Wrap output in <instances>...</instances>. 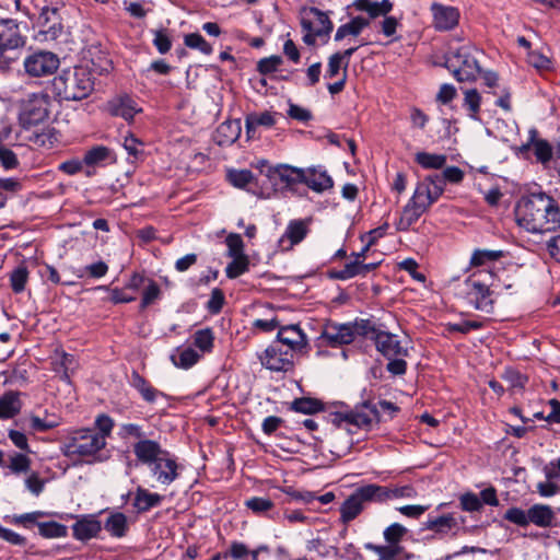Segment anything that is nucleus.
<instances>
[{
  "instance_id": "1",
  "label": "nucleus",
  "mask_w": 560,
  "mask_h": 560,
  "mask_svg": "<svg viewBox=\"0 0 560 560\" xmlns=\"http://www.w3.org/2000/svg\"><path fill=\"white\" fill-rule=\"evenodd\" d=\"M114 427L115 422L108 415L100 413L95 418L94 428H81L69 433L61 445L62 454L84 458L88 463L105 460L107 455L104 450Z\"/></svg>"
},
{
  "instance_id": "2",
  "label": "nucleus",
  "mask_w": 560,
  "mask_h": 560,
  "mask_svg": "<svg viewBox=\"0 0 560 560\" xmlns=\"http://www.w3.org/2000/svg\"><path fill=\"white\" fill-rule=\"evenodd\" d=\"M515 220L529 233H547L560 229V205L546 192L522 197L515 207Z\"/></svg>"
},
{
  "instance_id": "3",
  "label": "nucleus",
  "mask_w": 560,
  "mask_h": 560,
  "mask_svg": "<svg viewBox=\"0 0 560 560\" xmlns=\"http://www.w3.org/2000/svg\"><path fill=\"white\" fill-rule=\"evenodd\" d=\"M495 277L487 270H479L467 277L459 284L458 295L475 310L492 313L494 306Z\"/></svg>"
},
{
  "instance_id": "4",
  "label": "nucleus",
  "mask_w": 560,
  "mask_h": 560,
  "mask_svg": "<svg viewBox=\"0 0 560 560\" xmlns=\"http://www.w3.org/2000/svg\"><path fill=\"white\" fill-rule=\"evenodd\" d=\"M328 413V421L337 429H343L349 434L357 430L370 431L381 421L380 410L376 405L365 401L354 407V409H343V406L337 407Z\"/></svg>"
},
{
  "instance_id": "5",
  "label": "nucleus",
  "mask_w": 560,
  "mask_h": 560,
  "mask_svg": "<svg viewBox=\"0 0 560 560\" xmlns=\"http://www.w3.org/2000/svg\"><path fill=\"white\" fill-rule=\"evenodd\" d=\"M429 182H419L416 186L413 195L402 208L398 221L395 223L397 231H408L427 210L441 196V186L433 188L428 187Z\"/></svg>"
},
{
  "instance_id": "6",
  "label": "nucleus",
  "mask_w": 560,
  "mask_h": 560,
  "mask_svg": "<svg viewBox=\"0 0 560 560\" xmlns=\"http://www.w3.org/2000/svg\"><path fill=\"white\" fill-rule=\"evenodd\" d=\"M54 89L66 101H81L92 93L94 80L86 67H74L54 79Z\"/></svg>"
},
{
  "instance_id": "7",
  "label": "nucleus",
  "mask_w": 560,
  "mask_h": 560,
  "mask_svg": "<svg viewBox=\"0 0 560 560\" xmlns=\"http://www.w3.org/2000/svg\"><path fill=\"white\" fill-rule=\"evenodd\" d=\"M300 23L302 27L303 42L308 46H314L319 38L324 44L329 39L334 24L328 14L322 10L310 7L302 8L300 12Z\"/></svg>"
},
{
  "instance_id": "8",
  "label": "nucleus",
  "mask_w": 560,
  "mask_h": 560,
  "mask_svg": "<svg viewBox=\"0 0 560 560\" xmlns=\"http://www.w3.org/2000/svg\"><path fill=\"white\" fill-rule=\"evenodd\" d=\"M370 329V319H355L353 323L338 324L328 322L323 327L319 339L331 348L350 345L357 336L364 337Z\"/></svg>"
},
{
  "instance_id": "9",
  "label": "nucleus",
  "mask_w": 560,
  "mask_h": 560,
  "mask_svg": "<svg viewBox=\"0 0 560 560\" xmlns=\"http://www.w3.org/2000/svg\"><path fill=\"white\" fill-rule=\"evenodd\" d=\"M475 47L462 46L456 50L447 54L445 62L446 67L453 72L454 78L458 82H474L481 72L480 65L474 52Z\"/></svg>"
},
{
  "instance_id": "10",
  "label": "nucleus",
  "mask_w": 560,
  "mask_h": 560,
  "mask_svg": "<svg viewBox=\"0 0 560 560\" xmlns=\"http://www.w3.org/2000/svg\"><path fill=\"white\" fill-rule=\"evenodd\" d=\"M407 534V528L399 523H394L384 529V539L387 545L366 544L365 548L376 556L380 560H404L405 549L399 545L402 537Z\"/></svg>"
},
{
  "instance_id": "11",
  "label": "nucleus",
  "mask_w": 560,
  "mask_h": 560,
  "mask_svg": "<svg viewBox=\"0 0 560 560\" xmlns=\"http://www.w3.org/2000/svg\"><path fill=\"white\" fill-rule=\"evenodd\" d=\"M376 503V494L373 483L365 485L355 489L340 506V521L348 524L353 521L364 510L369 503Z\"/></svg>"
},
{
  "instance_id": "12",
  "label": "nucleus",
  "mask_w": 560,
  "mask_h": 560,
  "mask_svg": "<svg viewBox=\"0 0 560 560\" xmlns=\"http://www.w3.org/2000/svg\"><path fill=\"white\" fill-rule=\"evenodd\" d=\"M364 338L372 340L375 343L376 350L385 358L390 360L394 357H407V348L401 346L398 336L388 331L381 330L375 324L370 320V329Z\"/></svg>"
},
{
  "instance_id": "13",
  "label": "nucleus",
  "mask_w": 560,
  "mask_h": 560,
  "mask_svg": "<svg viewBox=\"0 0 560 560\" xmlns=\"http://www.w3.org/2000/svg\"><path fill=\"white\" fill-rule=\"evenodd\" d=\"M294 353L292 350L283 349L279 343H271L259 355L260 363L264 368L275 372H288L293 369Z\"/></svg>"
},
{
  "instance_id": "14",
  "label": "nucleus",
  "mask_w": 560,
  "mask_h": 560,
  "mask_svg": "<svg viewBox=\"0 0 560 560\" xmlns=\"http://www.w3.org/2000/svg\"><path fill=\"white\" fill-rule=\"evenodd\" d=\"M59 63V58L56 54L39 50L25 58L24 68L26 73L32 77H45L55 73Z\"/></svg>"
},
{
  "instance_id": "15",
  "label": "nucleus",
  "mask_w": 560,
  "mask_h": 560,
  "mask_svg": "<svg viewBox=\"0 0 560 560\" xmlns=\"http://www.w3.org/2000/svg\"><path fill=\"white\" fill-rule=\"evenodd\" d=\"M26 38L22 35L19 23L13 19L0 21V45L10 56L19 57V49L25 45Z\"/></svg>"
},
{
  "instance_id": "16",
  "label": "nucleus",
  "mask_w": 560,
  "mask_h": 560,
  "mask_svg": "<svg viewBox=\"0 0 560 560\" xmlns=\"http://www.w3.org/2000/svg\"><path fill=\"white\" fill-rule=\"evenodd\" d=\"M149 468L154 479L163 486L171 485L179 476V465L168 451H166L165 456L161 455L154 463L149 466Z\"/></svg>"
},
{
  "instance_id": "17",
  "label": "nucleus",
  "mask_w": 560,
  "mask_h": 560,
  "mask_svg": "<svg viewBox=\"0 0 560 560\" xmlns=\"http://www.w3.org/2000/svg\"><path fill=\"white\" fill-rule=\"evenodd\" d=\"M49 97L45 94L34 95L25 106V109L21 116L23 126L28 129L31 126H35L49 115Z\"/></svg>"
},
{
  "instance_id": "18",
  "label": "nucleus",
  "mask_w": 560,
  "mask_h": 560,
  "mask_svg": "<svg viewBox=\"0 0 560 560\" xmlns=\"http://www.w3.org/2000/svg\"><path fill=\"white\" fill-rule=\"evenodd\" d=\"M308 219H295L289 221L284 233L279 240V247L282 252H289L300 244L310 233Z\"/></svg>"
},
{
  "instance_id": "19",
  "label": "nucleus",
  "mask_w": 560,
  "mask_h": 560,
  "mask_svg": "<svg viewBox=\"0 0 560 560\" xmlns=\"http://www.w3.org/2000/svg\"><path fill=\"white\" fill-rule=\"evenodd\" d=\"M102 528V522L95 514L77 516L75 523L71 526L73 538L81 542L98 537Z\"/></svg>"
},
{
  "instance_id": "20",
  "label": "nucleus",
  "mask_w": 560,
  "mask_h": 560,
  "mask_svg": "<svg viewBox=\"0 0 560 560\" xmlns=\"http://www.w3.org/2000/svg\"><path fill=\"white\" fill-rule=\"evenodd\" d=\"M430 11L433 16L432 23L436 31L446 32L458 25L460 14L457 8L433 2Z\"/></svg>"
},
{
  "instance_id": "21",
  "label": "nucleus",
  "mask_w": 560,
  "mask_h": 560,
  "mask_svg": "<svg viewBox=\"0 0 560 560\" xmlns=\"http://www.w3.org/2000/svg\"><path fill=\"white\" fill-rule=\"evenodd\" d=\"M266 176L271 180L278 178L285 188L293 189L295 185L303 184L304 172L303 168L280 164L268 166Z\"/></svg>"
},
{
  "instance_id": "22",
  "label": "nucleus",
  "mask_w": 560,
  "mask_h": 560,
  "mask_svg": "<svg viewBox=\"0 0 560 560\" xmlns=\"http://www.w3.org/2000/svg\"><path fill=\"white\" fill-rule=\"evenodd\" d=\"M276 343L285 346L287 350H292L294 353L302 350L307 345V340L299 325H288L279 328Z\"/></svg>"
},
{
  "instance_id": "23",
  "label": "nucleus",
  "mask_w": 560,
  "mask_h": 560,
  "mask_svg": "<svg viewBox=\"0 0 560 560\" xmlns=\"http://www.w3.org/2000/svg\"><path fill=\"white\" fill-rule=\"evenodd\" d=\"M132 452L137 460L142 465H147L148 467L161 455H166V450L162 448L158 441L147 438L135 443L132 446Z\"/></svg>"
},
{
  "instance_id": "24",
  "label": "nucleus",
  "mask_w": 560,
  "mask_h": 560,
  "mask_svg": "<svg viewBox=\"0 0 560 560\" xmlns=\"http://www.w3.org/2000/svg\"><path fill=\"white\" fill-rule=\"evenodd\" d=\"M303 184L315 192H324L334 186V180L323 167L303 168Z\"/></svg>"
},
{
  "instance_id": "25",
  "label": "nucleus",
  "mask_w": 560,
  "mask_h": 560,
  "mask_svg": "<svg viewBox=\"0 0 560 560\" xmlns=\"http://www.w3.org/2000/svg\"><path fill=\"white\" fill-rule=\"evenodd\" d=\"M522 151L533 150L538 162L546 164L552 158V148L547 140L538 138V131L530 129L528 140L521 148Z\"/></svg>"
},
{
  "instance_id": "26",
  "label": "nucleus",
  "mask_w": 560,
  "mask_h": 560,
  "mask_svg": "<svg viewBox=\"0 0 560 560\" xmlns=\"http://www.w3.org/2000/svg\"><path fill=\"white\" fill-rule=\"evenodd\" d=\"M373 489L376 494V503H384L389 500L408 498L412 499L417 497L416 489L410 485L397 486V487H385L373 483Z\"/></svg>"
},
{
  "instance_id": "27",
  "label": "nucleus",
  "mask_w": 560,
  "mask_h": 560,
  "mask_svg": "<svg viewBox=\"0 0 560 560\" xmlns=\"http://www.w3.org/2000/svg\"><path fill=\"white\" fill-rule=\"evenodd\" d=\"M21 393L18 390H7L0 396V419L9 420L16 417L23 407Z\"/></svg>"
},
{
  "instance_id": "28",
  "label": "nucleus",
  "mask_w": 560,
  "mask_h": 560,
  "mask_svg": "<svg viewBox=\"0 0 560 560\" xmlns=\"http://www.w3.org/2000/svg\"><path fill=\"white\" fill-rule=\"evenodd\" d=\"M129 384L140 394L141 398L149 404H154L159 397L165 396L163 392L153 387L151 383L137 371H132Z\"/></svg>"
},
{
  "instance_id": "29",
  "label": "nucleus",
  "mask_w": 560,
  "mask_h": 560,
  "mask_svg": "<svg viewBox=\"0 0 560 560\" xmlns=\"http://www.w3.org/2000/svg\"><path fill=\"white\" fill-rule=\"evenodd\" d=\"M107 108L110 115L121 117L127 121H131L139 112L136 107V103L127 95L118 96L109 101Z\"/></svg>"
},
{
  "instance_id": "30",
  "label": "nucleus",
  "mask_w": 560,
  "mask_h": 560,
  "mask_svg": "<svg viewBox=\"0 0 560 560\" xmlns=\"http://www.w3.org/2000/svg\"><path fill=\"white\" fill-rule=\"evenodd\" d=\"M60 135L52 127L30 130L27 140L37 148L52 149L59 142Z\"/></svg>"
},
{
  "instance_id": "31",
  "label": "nucleus",
  "mask_w": 560,
  "mask_h": 560,
  "mask_svg": "<svg viewBox=\"0 0 560 560\" xmlns=\"http://www.w3.org/2000/svg\"><path fill=\"white\" fill-rule=\"evenodd\" d=\"M241 136V121L226 120L219 125L215 131L214 140L220 147H226L234 143Z\"/></svg>"
},
{
  "instance_id": "32",
  "label": "nucleus",
  "mask_w": 560,
  "mask_h": 560,
  "mask_svg": "<svg viewBox=\"0 0 560 560\" xmlns=\"http://www.w3.org/2000/svg\"><path fill=\"white\" fill-rule=\"evenodd\" d=\"M226 180L235 188L255 192L254 187H257V178L249 170H229L226 172Z\"/></svg>"
},
{
  "instance_id": "33",
  "label": "nucleus",
  "mask_w": 560,
  "mask_h": 560,
  "mask_svg": "<svg viewBox=\"0 0 560 560\" xmlns=\"http://www.w3.org/2000/svg\"><path fill=\"white\" fill-rule=\"evenodd\" d=\"M464 179V172L457 166H448L443 170V173L429 175L422 182H429L428 187L433 188L441 186L442 194L444 192L445 183L459 184Z\"/></svg>"
},
{
  "instance_id": "34",
  "label": "nucleus",
  "mask_w": 560,
  "mask_h": 560,
  "mask_svg": "<svg viewBox=\"0 0 560 560\" xmlns=\"http://www.w3.org/2000/svg\"><path fill=\"white\" fill-rule=\"evenodd\" d=\"M163 501V495L150 492L149 490L138 487L135 493L133 508L138 513H144L152 508L159 506Z\"/></svg>"
},
{
  "instance_id": "35",
  "label": "nucleus",
  "mask_w": 560,
  "mask_h": 560,
  "mask_svg": "<svg viewBox=\"0 0 560 560\" xmlns=\"http://www.w3.org/2000/svg\"><path fill=\"white\" fill-rule=\"evenodd\" d=\"M276 113H250L245 118V128L248 137H254L258 127L271 128L276 125Z\"/></svg>"
},
{
  "instance_id": "36",
  "label": "nucleus",
  "mask_w": 560,
  "mask_h": 560,
  "mask_svg": "<svg viewBox=\"0 0 560 560\" xmlns=\"http://www.w3.org/2000/svg\"><path fill=\"white\" fill-rule=\"evenodd\" d=\"M370 25V19L358 15L352 18L349 22L340 25L336 33L334 39L336 42H340L345 39L347 36H359L362 31Z\"/></svg>"
},
{
  "instance_id": "37",
  "label": "nucleus",
  "mask_w": 560,
  "mask_h": 560,
  "mask_svg": "<svg viewBox=\"0 0 560 560\" xmlns=\"http://www.w3.org/2000/svg\"><path fill=\"white\" fill-rule=\"evenodd\" d=\"M353 7L362 12H366L370 19H375L386 15L393 9V3L389 0H382L381 2L372 0H354Z\"/></svg>"
},
{
  "instance_id": "38",
  "label": "nucleus",
  "mask_w": 560,
  "mask_h": 560,
  "mask_svg": "<svg viewBox=\"0 0 560 560\" xmlns=\"http://www.w3.org/2000/svg\"><path fill=\"white\" fill-rule=\"evenodd\" d=\"M529 523L539 527H550L556 518L551 506L546 504H534L528 509Z\"/></svg>"
},
{
  "instance_id": "39",
  "label": "nucleus",
  "mask_w": 560,
  "mask_h": 560,
  "mask_svg": "<svg viewBox=\"0 0 560 560\" xmlns=\"http://www.w3.org/2000/svg\"><path fill=\"white\" fill-rule=\"evenodd\" d=\"M425 528L439 535H447L453 529H458V523L454 515L448 513L430 517L425 523Z\"/></svg>"
},
{
  "instance_id": "40",
  "label": "nucleus",
  "mask_w": 560,
  "mask_h": 560,
  "mask_svg": "<svg viewBox=\"0 0 560 560\" xmlns=\"http://www.w3.org/2000/svg\"><path fill=\"white\" fill-rule=\"evenodd\" d=\"M201 357L202 354L191 347H178L171 359L175 366L187 370L197 364Z\"/></svg>"
},
{
  "instance_id": "41",
  "label": "nucleus",
  "mask_w": 560,
  "mask_h": 560,
  "mask_svg": "<svg viewBox=\"0 0 560 560\" xmlns=\"http://www.w3.org/2000/svg\"><path fill=\"white\" fill-rule=\"evenodd\" d=\"M110 536L121 538L128 532L127 516L121 512L112 513L104 524Z\"/></svg>"
},
{
  "instance_id": "42",
  "label": "nucleus",
  "mask_w": 560,
  "mask_h": 560,
  "mask_svg": "<svg viewBox=\"0 0 560 560\" xmlns=\"http://www.w3.org/2000/svg\"><path fill=\"white\" fill-rule=\"evenodd\" d=\"M214 339V332L209 327L198 329L192 335V343L201 352L200 354L212 352Z\"/></svg>"
},
{
  "instance_id": "43",
  "label": "nucleus",
  "mask_w": 560,
  "mask_h": 560,
  "mask_svg": "<svg viewBox=\"0 0 560 560\" xmlns=\"http://www.w3.org/2000/svg\"><path fill=\"white\" fill-rule=\"evenodd\" d=\"M291 410L304 415H313L324 410V404L317 398L301 397L291 402Z\"/></svg>"
},
{
  "instance_id": "44",
  "label": "nucleus",
  "mask_w": 560,
  "mask_h": 560,
  "mask_svg": "<svg viewBox=\"0 0 560 560\" xmlns=\"http://www.w3.org/2000/svg\"><path fill=\"white\" fill-rule=\"evenodd\" d=\"M30 271L27 266L22 262L15 267L9 276L10 287L15 294L22 293L28 282Z\"/></svg>"
},
{
  "instance_id": "45",
  "label": "nucleus",
  "mask_w": 560,
  "mask_h": 560,
  "mask_svg": "<svg viewBox=\"0 0 560 560\" xmlns=\"http://www.w3.org/2000/svg\"><path fill=\"white\" fill-rule=\"evenodd\" d=\"M45 515L46 513L43 511H34L23 514L5 515L4 521L15 526L32 528L34 525H37L39 523L38 520Z\"/></svg>"
},
{
  "instance_id": "46",
  "label": "nucleus",
  "mask_w": 560,
  "mask_h": 560,
  "mask_svg": "<svg viewBox=\"0 0 560 560\" xmlns=\"http://www.w3.org/2000/svg\"><path fill=\"white\" fill-rule=\"evenodd\" d=\"M446 155L429 153V152H418L415 155V161L425 170H440L446 163Z\"/></svg>"
},
{
  "instance_id": "47",
  "label": "nucleus",
  "mask_w": 560,
  "mask_h": 560,
  "mask_svg": "<svg viewBox=\"0 0 560 560\" xmlns=\"http://www.w3.org/2000/svg\"><path fill=\"white\" fill-rule=\"evenodd\" d=\"M504 256L502 250L476 249L470 258V265L474 267L489 266Z\"/></svg>"
},
{
  "instance_id": "48",
  "label": "nucleus",
  "mask_w": 560,
  "mask_h": 560,
  "mask_svg": "<svg viewBox=\"0 0 560 560\" xmlns=\"http://www.w3.org/2000/svg\"><path fill=\"white\" fill-rule=\"evenodd\" d=\"M37 527L44 538H62L68 535V527L55 521L38 523Z\"/></svg>"
},
{
  "instance_id": "49",
  "label": "nucleus",
  "mask_w": 560,
  "mask_h": 560,
  "mask_svg": "<svg viewBox=\"0 0 560 560\" xmlns=\"http://www.w3.org/2000/svg\"><path fill=\"white\" fill-rule=\"evenodd\" d=\"M249 269L248 256L233 257L232 261L228 264L225 273L229 279H235L247 272Z\"/></svg>"
},
{
  "instance_id": "50",
  "label": "nucleus",
  "mask_w": 560,
  "mask_h": 560,
  "mask_svg": "<svg viewBox=\"0 0 560 560\" xmlns=\"http://www.w3.org/2000/svg\"><path fill=\"white\" fill-rule=\"evenodd\" d=\"M184 44L190 49H197L203 55H211L213 51L212 46L199 34L189 33L184 36Z\"/></svg>"
},
{
  "instance_id": "51",
  "label": "nucleus",
  "mask_w": 560,
  "mask_h": 560,
  "mask_svg": "<svg viewBox=\"0 0 560 560\" xmlns=\"http://www.w3.org/2000/svg\"><path fill=\"white\" fill-rule=\"evenodd\" d=\"M109 149L104 145H96L88 150L83 158V163L86 166H96L108 159Z\"/></svg>"
},
{
  "instance_id": "52",
  "label": "nucleus",
  "mask_w": 560,
  "mask_h": 560,
  "mask_svg": "<svg viewBox=\"0 0 560 560\" xmlns=\"http://www.w3.org/2000/svg\"><path fill=\"white\" fill-rule=\"evenodd\" d=\"M244 504L256 515H264L275 506V503L270 499L261 497L249 498Z\"/></svg>"
},
{
  "instance_id": "53",
  "label": "nucleus",
  "mask_w": 560,
  "mask_h": 560,
  "mask_svg": "<svg viewBox=\"0 0 560 560\" xmlns=\"http://www.w3.org/2000/svg\"><path fill=\"white\" fill-rule=\"evenodd\" d=\"M31 428L36 432H47L51 429L57 428L60 424L59 418L56 416L40 418L38 416L32 415L30 417Z\"/></svg>"
},
{
  "instance_id": "54",
  "label": "nucleus",
  "mask_w": 560,
  "mask_h": 560,
  "mask_svg": "<svg viewBox=\"0 0 560 560\" xmlns=\"http://www.w3.org/2000/svg\"><path fill=\"white\" fill-rule=\"evenodd\" d=\"M464 94V106L469 110V117L477 119L481 104L480 94L476 89L466 90Z\"/></svg>"
},
{
  "instance_id": "55",
  "label": "nucleus",
  "mask_w": 560,
  "mask_h": 560,
  "mask_svg": "<svg viewBox=\"0 0 560 560\" xmlns=\"http://www.w3.org/2000/svg\"><path fill=\"white\" fill-rule=\"evenodd\" d=\"M486 320H464L462 323H448L446 330L448 332H459L466 335L471 330H479L485 327Z\"/></svg>"
},
{
  "instance_id": "56",
  "label": "nucleus",
  "mask_w": 560,
  "mask_h": 560,
  "mask_svg": "<svg viewBox=\"0 0 560 560\" xmlns=\"http://www.w3.org/2000/svg\"><path fill=\"white\" fill-rule=\"evenodd\" d=\"M122 145L129 156H132L133 160H139L143 156L144 143L132 133H129L124 138Z\"/></svg>"
},
{
  "instance_id": "57",
  "label": "nucleus",
  "mask_w": 560,
  "mask_h": 560,
  "mask_svg": "<svg viewBox=\"0 0 560 560\" xmlns=\"http://www.w3.org/2000/svg\"><path fill=\"white\" fill-rule=\"evenodd\" d=\"M225 244L228 246V256L238 257V256H246L244 253V242L240 234L237 233H230L225 238Z\"/></svg>"
},
{
  "instance_id": "58",
  "label": "nucleus",
  "mask_w": 560,
  "mask_h": 560,
  "mask_svg": "<svg viewBox=\"0 0 560 560\" xmlns=\"http://www.w3.org/2000/svg\"><path fill=\"white\" fill-rule=\"evenodd\" d=\"M8 467L13 474L27 472L31 468V459L25 454L14 453L10 457Z\"/></svg>"
},
{
  "instance_id": "59",
  "label": "nucleus",
  "mask_w": 560,
  "mask_h": 560,
  "mask_svg": "<svg viewBox=\"0 0 560 560\" xmlns=\"http://www.w3.org/2000/svg\"><path fill=\"white\" fill-rule=\"evenodd\" d=\"M504 520L517 526L526 527L529 524L528 510L524 511L516 506L510 508L504 514Z\"/></svg>"
},
{
  "instance_id": "60",
  "label": "nucleus",
  "mask_w": 560,
  "mask_h": 560,
  "mask_svg": "<svg viewBox=\"0 0 560 560\" xmlns=\"http://www.w3.org/2000/svg\"><path fill=\"white\" fill-rule=\"evenodd\" d=\"M459 504L465 512H479L482 509V502L474 492H466L460 495Z\"/></svg>"
},
{
  "instance_id": "61",
  "label": "nucleus",
  "mask_w": 560,
  "mask_h": 560,
  "mask_svg": "<svg viewBox=\"0 0 560 560\" xmlns=\"http://www.w3.org/2000/svg\"><path fill=\"white\" fill-rule=\"evenodd\" d=\"M148 281L149 284L147 285L142 293V300L140 304L141 310L147 308L149 305L155 302L161 295V289L159 284L153 280Z\"/></svg>"
},
{
  "instance_id": "62",
  "label": "nucleus",
  "mask_w": 560,
  "mask_h": 560,
  "mask_svg": "<svg viewBox=\"0 0 560 560\" xmlns=\"http://www.w3.org/2000/svg\"><path fill=\"white\" fill-rule=\"evenodd\" d=\"M281 63L282 58L280 56L273 55L267 58H262L257 63V71L264 75L270 74L276 72Z\"/></svg>"
},
{
  "instance_id": "63",
  "label": "nucleus",
  "mask_w": 560,
  "mask_h": 560,
  "mask_svg": "<svg viewBox=\"0 0 560 560\" xmlns=\"http://www.w3.org/2000/svg\"><path fill=\"white\" fill-rule=\"evenodd\" d=\"M225 296L221 289L214 288L211 291L209 301L207 302V310L210 314H219L224 305Z\"/></svg>"
},
{
  "instance_id": "64",
  "label": "nucleus",
  "mask_w": 560,
  "mask_h": 560,
  "mask_svg": "<svg viewBox=\"0 0 560 560\" xmlns=\"http://www.w3.org/2000/svg\"><path fill=\"white\" fill-rule=\"evenodd\" d=\"M0 539L12 546L25 547L27 545V538L12 529L0 525Z\"/></svg>"
}]
</instances>
